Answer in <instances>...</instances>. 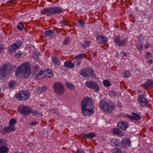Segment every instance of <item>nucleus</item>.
Wrapping results in <instances>:
<instances>
[{
	"label": "nucleus",
	"instance_id": "9d476101",
	"mask_svg": "<svg viewBox=\"0 0 153 153\" xmlns=\"http://www.w3.org/2000/svg\"><path fill=\"white\" fill-rule=\"evenodd\" d=\"M21 45V42H17L11 45L9 47V53H13L15 50L19 48Z\"/></svg>",
	"mask_w": 153,
	"mask_h": 153
},
{
	"label": "nucleus",
	"instance_id": "864d4df0",
	"mask_svg": "<svg viewBox=\"0 0 153 153\" xmlns=\"http://www.w3.org/2000/svg\"><path fill=\"white\" fill-rule=\"evenodd\" d=\"M38 124V123L36 121H33L30 124L31 125H35Z\"/></svg>",
	"mask_w": 153,
	"mask_h": 153
},
{
	"label": "nucleus",
	"instance_id": "4be33fe9",
	"mask_svg": "<svg viewBox=\"0 0 153 153\" xmlns=\"http://www.w3.org/2000/svg\"><path fill=\"white\" fill-rule=\"evenodd\" d=\"M91 46V42L90 41H88L86 40L85 41L84 44H81V46L84 49H85Z\"/></svg>",
	"mask_w": 153,
	"mask_h": 153
},
{
	"label": "nucleus",
	"instance_id": "680f3d73",
	"mask_svg": "<svg viewBox=\"0 0 153 153\" xmlns=\"http://www.w3.org/2000/svg\"><path fill=\"white\" fill-rule=\"evenodd\" d=\"M14 153H24L23 152H15Z\"/></svg>",
	"mask_w": 153,
	"mask_h": 153
},
{
	"label": "nucleus",
	"instance_id": "3c124183",
	"mask_svg": "<svg viewBox=\"0 0 153 153\" xmlns=\"http://www.w3.org/2000/svg\"><path fill=\"white\" fill-rule=\"evenodd\" d=\"M150 46V43L149 42H146L145 45V48H147L149 47Z\"/></svg>",
	"mask_w": 153,
	"mask_h": 153
},
{
	"label": "nucleus",
	"instance_id": "69168bd1",
	"mask_svg": "<svg viewBox=\"0 0 153 153\" xmlns=\"http://www.w3.org/2000/svg\"><path fill=\"white\" fill-rule=\"evenodd\" d=\"M98 153H103V152H98Z\"/></svg>",
	"mask_w": 153,
	"mask_h": 153
},
{
	"label": "nucleus",
	"instance_id": "13d9d810",
	"mask_svg": "<svg viewBox=\"0 0 153 153\" xmlns=\"http://www.w3.org/2000/svg\"><path fill=\"white\" fill-rule=\"evenodd\" d=\"M3 51V49L0 46V54L1 53V52H2Z\"/></svg>",
	"mask_w": 153,
	"mask_h": 153
},
{
	"label": "nucleus",
	"instance_id": "c756f323",
	"mask_svg": "<svg viewBox=\"0 0 153 153\" xmlns=\"http://www.w3.org/2000/svg\"><path fill=\"white\" fill-rule=\"evenodd\" d=\"M87 70V69L85 68L82 69L81 70V72L80 73L81 75L84 77H86L87 75H88V74H86Z\"/></svg>",
	"mask_w": 153,
	"mask_h": 153
},
{
	"label": "nucleus",
	"instance_id": "6e6d98bb",
	"mask_svg": "<svg viewBox=\"0 0 153 153\" xmlns=\"http://www.w3.org/2000/svg\"><path fill=\"white\" fill-rule=\"evenodd\" d=\"M153 61L152 60H150L148 62V63L149 65H150L152 63Z\"/></svg>",
	"mask_w": 153,
	"mask_h": 153
},
{
	"label": "nucleus",
	"instance_id": "aec40b11",
	"mask_svg": "<svg viewBox=\"0 0 153 153\" xmlns=\"http://www.w3.org/2000/svg\"><path fill=\"white\" fill-rule=\"evenodd\" d=\"M51 60L54 65H58L60 62L57 57L53 56L52 57Z\"/></svg>",
	"mask_w": 153,
	"mask_h": 153
},
{
	"label": "nucleus",
	"instance_id": "473e14b6",
	"mask_svg": "<svg viewBox=\"0 0 153 153\" xmlns=\"http://www.w3.org/2000/svg\"><path fill=\"white\" fill-rule=\"evenodd\" d=\"M24 27V25L22 22L19 23L17 26V28L20 31Z\"/></svg>",
	"mask_w": 153,
	"mask_h": 153
},
{
	"label": "nucleus",
	"instance_id": "20e7f679",
	"mask_svg": "<svg viewBox=\"0 0 153 153\" xmlns=\"http://www.w3.org/2000/svg\"><path fill=\"white\" fill-rule=\"evenodd\" d=\"M62 12V9L59 7H55L44 8L41 10V13L47 16H50L56 13H59Z\"/></svg>",
	"mask_w": 153,
	"mask_h": 153
},
{
	"label": "nucleus",
	"instance_id": "79ce46f5",
	"mask_svg": "<svg viewBox=\"0 0 153 153\" xmlns=\"http://www.w3.org/2000/svg\"><path fill=\"white\" fill-rule=\"evenodd\" d=\"M15 83V82L14 81H10L9 83V87L10 88L13 87Z\"/></svg>",
	"mask_w": 153,
	"mask_h": 153
},
{
	"label": "nucleus",
	"instance_id": "dca6fc26",
	"mask_svg": "<svg viewBox=\"0 0 153 153\" xmlns=\"http://www.w3.org/2000/svg\"><path fill=\"white\" fill-rule=\"evenodd\" d=\"M96 134L95 133H90L86 134L84 133H82L80 134L81 137L87 138H90L92 139L95 136Z\"/></svg>",
	"mask_w": 153,
	"mask_h": 153
},
{
	"label": "nucleus",
	"instance_id": "72a5a7b5",
	"mask_svg": "<svg viewBox=\"0 0 153 153\" xmlns=\"http://www.w3.org/2000/svg\"><path fill=\"white\" fill-rule=\"evenodd\" d=\"M53 33L52 30H47L44 32V34L46 36H50Z\"/></svg>",
	"mask_w": 153,
	"mask_h": 153
},
{
	"label": "nucleus",
	"instance_id": "8fccbe9b",
	"mask_svg": "<svg viewBox=\"0 0 153 153\" xmlns=\"http://www.w3.org/2000/svg\"><path fill=\"white\" fill-rule=\"evenodd\" d=\"M60 22L61 24H64L65 25H68L67 21L66 20H63L60 21Z\"/></svg>",
	"mask_w": 153,
	"mask_h": 153
},
{
	"label": "nucleus",
	"instance_id": "c9c22d12",
	"mask_svg": "<svg viewBox=\"0 0 153 153\" xmlns=\"http://www.w3.org/2000/svg\"><path fill=\"white\" fill-rule=\"evenodd\" d=\"M78 25L81 27H83L84 25V22L83 21L79 20L77 22Z\"/></svg>",
	"mask_w": 153,
	"mask_h": 153
},
{
	"label": "nucleus",
	"instance_id": "bf43d9fd",
	"mask_svg": "<svg viewBox=\"0 0 153 153\" xmlns=\"http://www.w3.org/2000/svg\"><path fill=\"white\" fill-rule=\"evenodd\" d=\"M81 64V62H77V63H76V65H77V66H78V65H80Z\"/></svg>",
	"mask_w": 153,
	"mask_h": 153
},
{
	"label": "nucleus",
	"instance_id": "0e129e2a",
	"mask_svg": "<svg viewBox=\"0 0 153 153\" xmlns=\"http://www.w3.org/2000/svg\"><path fill=\"white\" fill-rule=\"evenodd\" d=\"M37 54L38 55H39V53L38 52H37Z\"/></svg>",
	"mask_w": 153,
	"mask_h": 153
},
{
	"label": "nucleus",
	"instance_id": "09e8293b",
	"mask_svg": "<svg viewBox=\"0 0 153 153\" xmlns=\"http://www.w3.org/2000/svg\"><path fill=\"white\" fill-rule=\"evenodd\" d=\"M151 53L150 52H148L146 53V58L147 59H148L149 58L151 57Z\"/></svg>",
	"mask_w": 153,
	"mask_h": 153
},
{
	"label": "nucleus",
	"instance_id": "052dcab7",
	"mask_svg": "<svg viewBox=\"0 0 153 153\" xmlns=\"http://www.w3.org/2000/svg\"><path fill=\"white\" fill-rule=\"evenodd\" d=\"M34 67H35V69H37L38 68V66H34Z\"/></svg>",
	"mask_w": 153,
	"mask_h": 153
},
{
	"label": "nucleus",
	"instance_id": "603ef678",
	"mask_svg": "<svg viewBox=\"0 0 153 153\" xmlns=\"http://www.w3.org/2000/svg\"><path fill=\"white\" fill-rule=\"evenodd\" d=\"M41 89L43 91H45L47 89V88L45 86H43L41 88Z\"/></svg>",
	"mask_w": 153,
	"mask_h": 153
},
{
	"label": "nucleus",
	"instance_id": "37998d69",
	"mask_svg": "<svg viewBox=\"0 0 153 153\" xmlns=\"http://www.w3.org/2000/svg\"><path fill=\"white\" fill-rule=\"evenodd\" d=\"M124 133L120 130L117 134L119 137H121L124 135Z\"/></svg>",
	"mask_w": 153,
	"mask_h": 153
},
{
	"label": "nucleus",
	"instance_id": "c03bdc74",
	"mask_svg": "<svg viewBox=\"0 0 153 153\" xmlns=\"http://www.w3.org/2000/svg\"><path fill=\"white\" fill-rule=\"evenodd\" d=\"M22 55V53L20 52H19L17 53H16L15 56L17 58H19L21 57Z\"/></svg>",
	"mask_w": 153,
	"mask_h": 153
},
{
	"label": "nucleus",
	"instance_id": "bb28decb",
	"mask_svg": "<svg viewBox=\"0 0 153 153\" xmlns=\"http://www.w3.org/2000/svg\"><path fill=\"white\" fill-rule=\"evenodd\" d=\"M7 141L4 139H0V147L6 146Z\"/></svg>",
	"mask_w": 153,
	"mask_h": 153
},
{
	"label": "nucleus",
	"instance_id": "4c0bfd02",
	"mask_svg": "<svg viewBox=\"0 0 153 153\" xmlns=\"http://www.w3.org/2000/svg\"><path fill=\"white\" fill-rule=\"evenodd\" d=\"M119 130L118 128H114L112 129V132L113 134L117 135Z\"/></svg>",
	"mask_w": 153,
	"mask_h": 153
},
{
	"label": "nucleus",
	"instance_id": "f03ea898",
	"mask_svg": "<svg viewBox=\"0 0 153 153\" xmlns=\"http://www.w3.org/2000/svg\"><path fill=\"white\" fill-rule=\"evenodd\" d=\"M30 74V65L28 62L22 64L15 71V76L18 78H26L29 77Z\"/></svg>",
	"mask_w": 153,
	"mask_h": 153
},
{
	"label": "nucleus",
	"instance_id": "4468645a",
	"mask_svg": "<svg viewBox=\"0 0 153 153\" xmlns=\"http://www.w3.org/2000/svg\"><path fill=\"white\" fill-rule=\"evenodd\" d=\"M96 39L98 42L102 44L106 42L108 40L107 38L104 36H97Z\"/></svg>",
	"mask_w": 153,
	"mask_h": 153
},
{
	"label": "nucleus",
	"instance_id": "6e6552de",
	"mask_svg": "<svg viewBox=\"0 0 153 153\" xmlns=\"http://www.w3.org/2000/svg\"><path fill=\"white\" fill-rule=\"evenodd\" d=\"M120 39V37L119 36L115 37L114 39V42L115 44L120 46H123L128 41V39L126 38L122 41Z\"/></svg>",
	"mask_w": 153,
	"mask_h": 153
},
{
	"label": "nucleus",
	"instance_id": "7c9ffc66",
	"mask_svg": "<svg viewBox=\"0 0 153 153\" xmlns=\"http://www.w3.org/2000/svg\"><path fill=\"white\" fill-rule=\"evenodd\" d=\"M66 86L68 89H72L74 88V85L72 83L69 82H66Z\"/></svg>",
	"mask_w": 153,
	"mask_h": 153
},
{
	"label": "nucleus",
	"instance_id": "1a4fd4ad",
	"mask_svg": "<svg viewBox=\"0 0 153 153\" xmlns=\"http://www.w3.org/2000/svg\"><path fill=\"white\" fill-rule=\"evenodd\" d=\"M18 111L22 114L26 115L29 113L30 111V108L24 105L19 106L18 108Z\"/></svg>",
	"mask_w": 153,
	"mask_h": 153
},
{
	"label": "nucleus",
	"instance_id": "e2e57ef3",
	"mask_svg": "<svg viewBox=\"0 0 153 153\" xmlns=\"http://www.w3.org/2000/svg\"><path fill=\"white\" fill-rule=\"evenodd\" d=\"M32 144L30 143H29L28 144V146H30V145H31Z\"/></svg>",
	"mask_w": 153,
	"mask_h": 153
},
{
	"label": "nucleus",
	"instance_id": "6ab92c4d",
	"mask_svg": "<svg viewBox=\"0 0 153 153\" xmlns=\"http://www.w3.org/2000/svg\"><path fill=\"white\" fill-rule=\"evenodd\" d=\"M121 143L123 145L127 147L129 145L130 142L129 140L125 138H123L122 140Z\"/></svg>",
	"mask_w": 153,
	"mask_h": 153
},
{
	"label": "nucleus",
	"instance_id": "393cba45",
	"mask_svg": "<svg viewBox=\"0 0 153 153\" xmlns=\"http://www.w3.org/2000/svg\"><path fill=\"white\" fill-rule=\"evenodd\" d=\"M119 143L118 140L116 139H113L110 141V144L113 146H116Z\"/></svg>",
	"mask_w": 153,
	"mask_h": 153
},
{
	"label": "nucleus",
	"instance_id": "ddd939ff",
	"mask_svg": "<svg viewBox=\"0 0 153 153\" xmlns=\"http://www.w3.org/2000/svg\"><path fill=\"white\" fill-rule=\"evenodd\" d=\"M118 126L121 129L123 130H125L128 128V126L126 122L122 121L119 123Z\"/></svg>",
	"mask_w": 153,
	"mask_h": 153
},
{
	"label": "nucleus",
	"instance_id": "e433bc0d",
	"mask_svg": "<svg viewBox=\"0 0 153 153\" xmlns=\"http://www.w3.org/2000/svg\"><path fill=\"white\" fill-rule=\"evenodd\" d=\"M113 153H121L120 150L118 148H115L112 150Z\"/></svg>",
	"mask_w": 153,
	"mask_h": 153
},
{
	"label": "nucleus",
	"instance_id": "774afa93",
	"mask_svg": "<svg viewBox=\"0 0 153 153\" xmlns=\"http://www.w3.org/2000/svg\"><path fill=\"white\" fill-rule=\"evenodd\" d=\"M115 95L116 96V93H114Z\"/></svg>",
	"mask_w": 153,
	"mask_h": 153
},
{
	"label": "nucleus",
	"instance_id": "39448f33",
	"mask_svg": "<svg viewBox=\"0 0 153 153\" xmlns=\"http://www.w3.org/2000/svg\"><path fill=\"white\" fill-rule=\"evenodd\" d=\"M30 96L29 92L27 91H22L19 92L16 95V98L19 100H25Z\"/></svg>",
	"mask_w": 153,
	"mask_h": 153
},
{
	"label": "nucleus",
	"instance_id": "58836bf2",
	"mask_svg": "<svg viewBox=\"0 0 153 153\" xmlns=\"http://www.w3.org/2000/svg\"><path fill=\"white\" fill-rule=\"evenodd\" d=\"M136 47L139 50L141 51L143 48V45L142 44H138L137 45Z\"/></svg>",
	"mask_w": 153,
	"mask_h": 153
},
{
	"label": "nucleus",
	"instance_id": "f257e3e1",
	"mask_svg": "<svg viewBox=\"0 0 153 153\" xmlns=\"http://www.w3.org/2000/svg\"><path fill=\"white\" fill-rule=\"evenodd\" d=\"M93 102L89 97H86L81 101V111L85 116L90 115L94 113Z\"/></svg>",
	"mask_w": 153,
	"mask_h": 153
},
{
	"label": "nucleus",
	"instance_id": "f704fd0d",
	"mask_svg": "<svg viewBox=\"0 0 153 153\" xmlns=\"http://www.w3.org/2000/svg\"><path fill=\"white\" fill-rule=\"evenodd\" d=\"M93 73V70L87 69L86 74H88L86 77H88L91 75Z\"/></svg>",
	"mask_w": 153,
	"mask_h": 153
},
{
	"label": "nucleus",
	"instance_id": "423d86ee",
	"mask_svg": "<svg viewBox=\"0 0 153 153\" xmlns=\"http://www.w3.org/2000/svg\"><path fill=\"white\" fill-rule=\"evenodd\" d=\"M53 88L55 92L58 94L63 93L65 91L64 87L63 85L61 83L58 82L54 83Z\"/></svg>",
	"mask_w": 153,
	"mask_h": 153
},
{
	"label": "nucleus",
	"instance_id": "9b49d317",
	"mask_svg": "<svg viewBox=\"0 0 153 153\" xmlns=\"http://www.w3.org/2000/svg\"><path fill=\"white\" fill-rule=\"evenodd\" d=\"M8 66L6 65L2 66L0 69V78H2L6 76L7 74Z\"/></svg>",
	"mask_w": 153,
	"mask_h": 153
},
{
	"label": "nucleus",
	"instance_id": "cd10ccee",
	"mask_svg": "<svg viewBox=\"0 0 153 153\" xmlns=\"http://www.w3.org/2000/svg\"><path fill=\"white\" fill-rule=\"evenodd\" d=\"M86 55L85 53H83L80 54L79 55L75 56L74 58L75 59H82L85 58L86 57Z\"/></svg>",
	"mask_w": 153,
	"mask_h": 153
},
{
	"label": "nucleus",
	"instance_id": "5fc2aeb1",
	"mask_svg": "<svg viewBox=\"0 0 153 153\" xmlns=\"http://www.w3.org/2000/svg\"><path fill=\"white\" fill-rule=\"evenodd\" d=\"M88 52L89 53V54L92 55L94 56H95V54L94 52H93L91 51H89Z\"/></svg>",
	"mask_w": 153,
	"mask_h": 153
},
{
	"label": "nucleus",
	"instance_id": "f3484780",
	"mask_svg": "<svg viewBox=\"0 0 153 153\" xmlns=\"http://www.w3.org/2000/svg\"><path fill=\"white\" fill-rule=\"evenodd\" d=\"M15 126H8L5 128L3 130L5 132H9L11 131H14L15 130Z\"/></svg>",
	"mask_w": 153,
	"mask_h": 153
},
{
	"label": "nucleus",
	"instance_id": "2f4dec72",
	"mask_svg": "<svg viewBox=\"0 0 153 153\" xmlns=\"http://www.w3.org/2000/svg\"><path fill=\"white\" fill-rule=\"evenodd\" d=\"M16 123V120L14 118L11 119L9 121V123L10 126H15L14 125Z\"/></svg>",
	"mask_w": 153,
	"mask_h": 153
},
{
	"label": "nucleus",
	"instance_id": "0eeeda50",
	"mask_svg": "<svg viewBox=\"0 0 153 153\" xmlns=\"http://www.w3.org/2000/svg\"><path fill=\"white\" fill-rule=\"evenodd\" d=\"M87 87L93 89L95 91H98L99 90L98 85L95 82L93 81H86L85 83Z\"/></svg>",
	"mask_w": 153,
	"mask_h": 153
},
{
	"label": "nucleus",
	"instance_id": "a211bd4d",
	"mask_svg": "<svg viewBox=\"0 0 153 153\" xmlns=\"http://www.w3.org/2000/svg\"><path fill=\"white\" fill-rule=\"evenodd\" d=\"M44 71H40L37 75V78L39 79H42L45 78V76L44 75Z\"/></svg>",
	"mask_w": 153,
	"mask_h": 153
},
{
	"label": "nucleus",
	"instance_id": "f8f14e48",
	"mask_svg": "<svg viewBox=\"0 0 153 153\" xmlns=\"http://www.w3.org/2000/svg\"><path fill=\"white\" fill-rule=\"evenodd\" d=\"M138 100L140 105L142 106H145L148 103V101L147 100L144 98L142 95H140Z\"/></svg>",
	"mask_w": 153,
	"mask_h": 153
},
{
	"label": "nucleus",
	"instance_id": "ea45409f",
	"mask_svg": "<svg viewBox=\"0 0 153 153\" xmlns=\"http://www.w3.org/2000/svg\"><path fill=\"white\" fill-rule=\"evenodd\" d=\"M70 39L69 38H66L63 41V43L64 45H66L70 41Z\"/></svg>",
	"mask_w": 153,
	"mask_h": 153
},
{
	"label": "nucleus",
	"instance_id": "c85d7f7f",
	"mask_svg": "<svg viewBox=\"0 0 153 153\" xmlns=\"http://www.w3.org/2000/svg\"><path fill=\"white\" fill-rule=\"evenodd\" d=\"M103 83L105 87H109L111 85L110 82L107 79L104 80L103 82Z\"/></svg>",
	"mask_w": 153,
	"mask_h": 153
},
{
	"label": "nucleus",
	"instance_id": "a878e982",
	"mask_svg": "<svg viewBox=\"0 0 153 153\" xmlns=\"http://www.w3.org/2000/svg\"><path fill=\"white\" fill-rule=\"evenodd\" d=\"M46 74V75H45V77H47L48 78H50L52 77L53 75V73L50 70H47Z\"/></svg>",
	"mask_w": 153,
	"mask_h": 153
},
{
	"label": "nucleus",
	"instance_id": "de8ad7c7",
	"mask_svg": "<svg viewBox=\"0 0 153 153\" xmlns=\"http://www.w3.org/2000/svg\"><path fill=\"white\" fill-rule=\"evenodd\" d=\"M126 53L124 51H122L120 53V56L122 57H123L124 56H126Z\"/></svg>",
	"mask_w": 153,
	"mask_h": 153
},
{
	"label": "nucleus",
	"instance_id": "49530a36",
	"mask_svg": "<svg viewBox=\"0 0 153 153\" xmlns=\"http://www.w3.org/2000/svg\"><path fill=\"white\" fill-rule=\"evenodd\" d=\"M75 153H85V152L82 149H78L75 152Z\"/></svg>",
	"mask_w": 153,
	"mask_h": 153
},
{
	"label": "nucleus",
	"instance_id": "338daca9",
	"mask_svg": "<svg viewBox=\"0 0 153 153\" xmlns=\"http://www.w3.org/2000/svg\"><path fill=\"white\" fill-rule=\"evenodd\" d=\"M151 70L153 71V68L151 69Z\"/></svg>",
	"mask_w": 153,
	"mask_h": 153
},
{
	"label": "nucleus",
	"instance_id": "4d7b16f0",
	"mask_svg": "<svg viewBox=\"0 0 153 153\" xmlns=\"http://www.w3.org/2000/svg\"><path fill=\"white\" fill-rule=\"evenodd\" d=\"M52 112L53 113H54L55 114H58L57 111L56 110H53L52 111Z\"/></svg>",
	"mask_w": 153,
	"mask_h": 153
},
{
	"label": "nucleus",
	"instance_id": "7ed1b4c3",
	"mask_svg": "<svg viewBox=\"0 0 153 153\" xmlns=\"http://www.w3.org/2000/svg\"><path fill=\"white\" fill-rule=\"evenodd\" d=\"M100 107L107 113H111L114 109V106L113 103L111 102H106L102 100L100 102Z\"/></svg>",
	"mask_w": 153,
	"mask_h": 153
},
{
	"label": "nucleus",
	"instance_id": "a18cd8bd",
	"mask_svg": "<svg viewBox=\"0 0 153 153\" xmlns=\"http://www.w3.org/2000/svg\"><path fill=\"white\" fill-rule=\"evenodd\" d=\"M144 37L142 35H140L138 36V39L139 41H140L142 39H143Z\"/></svg>",
	"mask_w": 153,
	"mask_h": 153
},
{
	"label": "nucleus",
	"instance_id": "b1692460",
	"mask_svg": "<svg viewBox=\"0 0 153 153\" xmlns=\"http://www.w3.org/2000/svg\"><path fill=\"white\" fill-rule=\"evenodd\" d=\"M64 65L67 67H68L70 68H73L74 66V64L72 63L71 62L69 61H66L64 63Z\"/></svg>",
	"mask_w": 153,
	"mask_h": 153
},
{
	"label": "nucleus",
	"instance_id": "5701e85b",
	"mask_svg": "<svg viewBox=\"0 0 153 153\" xmlns=\"http://www.w3.org/2000/svg\"><path fill=\"white\" fill-rule=\"evenodd\" d=\"M145 85L148 88H150L153 87V82L152 81L148 80L145 82Z\"/></svg>",
	"mask_w": 153,
	"mask_h": 153
},
{
	"label": "nucleus",
	"instance_id": "2eb2a0df",
	"mask_svg": "<svg viewBox=\"0 0 153 153\" xmlns=\"http://www.w3.org/2000/svg\"><path fill=\"white\" fill-rule=\"evenodd\" d=\"M132 116L130 115H127V116L128 118L130 120H140V116L137 114L134 113H132Z\"/></svg>",
	"mask_w": 153,
	"mask_h": 153
},
{
	"label": "nucleus",
	"instance_id": "a19ab883",
	"mask_svg": "<svg viewBox=\"0 0 153 153\" xmlns=\"http://www.w3.org/2000/svg\"><path fill=\"white\" fill-rule=\"evenodd\" d=\"M124 76L125 78H127L129 77L130 76V72L128 71H125L124 73Z\"/></svg>",
	"mask_w": 153,
	"mask_h": 153
},
{
	"label": "nucleus",
	"instance_id": "412c9836",
	"mask_svg": "<svg viewBox=\"0 0 153 153\" xmlns=\"http://www.w3.org/2000/svg\"><path fill=\"white\" fill-rule=\"evenodd\" d=\"M9 149L6 146L0 147V153H7Z\"/></svg>",
	"mask_w": 153,
	"mask_h": 153
}]
</instances>
